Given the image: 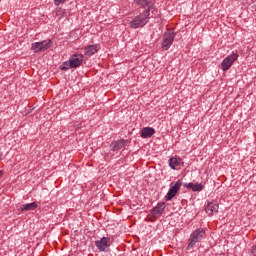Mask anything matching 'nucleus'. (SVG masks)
Segmentation results:
<instances>
[{
    "mask_svg": "<svg viewBox=\"0 0 256 256\" xmlns=\"http://www.w3.org/2000/svg\"><path fill=\"white\" fill-rule=\"evenodd\" d=\"M205 237H207L205 228H197L194 230L188 239V245L186 247L187 251H191V249H193L197 243H201Z\"/></svg>",
    "mask_w": 256,
    "mask_h": 256,
    "instance_id": "1",
    "label": "nucleus"
},
{
    "mask_svg": "<svg viewBox=\"0 0 256 256\" xmlns=\"http://www.w3.org/2000/svg\"><path fill=\"white\" fill-rule=\"evenodd\" d=\"M169 167L172 168L174 171L177 169H181L183 165V159L179 157H171L168 161Z\"/></svg>",
    "mask_w": 256,
    "mask_h": 256,
    "instance_id": "12",
    "label": "nucleus"
},
{
    "mask_svg": "<svg viewBox=\"0 0 256 256\" xmlns=\"http://www.w3.org/2000/svg\"><path fill=\"white\" fill-rule=\"evenodd\" d=\"M111 238L102 237L100 240L95 241V245L97 249L103 253H107L109 251V247H111Z\"/></svg>",
    "mask_w": 256,
    "mask_h": 256,
    "instance_id": "5",
    "label": "nucleus"
},
{
    "mask_svg": "<svg viewBox=\"0 0 256 256\" xmlns=\"http://www.w3.org/2000/svg\"><path fill=\"white\" fill-rule=\"evenodd\" d=\"M173 41H175L174 32L165 33L162 40V49L164 51H169V49H171V45H173Z\"/></svg>",
    "mask_w": 256,
    "mask_h": 256,
    "instance_id": "6",
    "label": "nucleus"
},
{
    "mask_svg": "<svg viewBox=\"0 0 256 256\" xmlns=\"http://www.w3.org/2000/svg\"><path fill=\"white\" fill-rule=\"evenodd\" d=\"M183 187H186V189H191L194 192H201L202 189H204L203 183H184Z\"/></svg>",
    "mask_w": 256,
    "mask_h": 256,
    "instance_id": "15",
    "label": "nucleus"
},
{
    "mask_svg": "<svg viewBox=\"0 0 256 256\" xmlns=\"http://www.w3.org/2000/svg\"><path fill=\"white\" fill-rule=\"evenodd\" d=\"M205 209H206V213H208V215L211 216L214 213L219 212V204L217 202H208Z\"/></svg>",
    "mask_w": 256,
    "mask_h": 256,
    "instance_id": "14",
    "label": "nucleus"
},
{
    "mask_svg": "<svg viewBox=\"0 0 256 256\" xmlns=\"http://www.w3.org/2000/svg\"><path fill=\"white\" fill-rule=\"evenodd\" d=\"M60 69L61 71H69V69H73V67H71L70 60L63 62L60 66Z\"/></svg>",
    "mask_w": 256,
    "mask_h": 256,
    "instance_id": "18",
    "label": "nucleus"
},
{
    "mask_svg": "<svg viewBox=\"0 0 256 256\" xmlns=\"http://www.w3.org/2000/svg\"><path fill=\"white\" fill-rule=\"evenodd\" d=\"M154 133H155V128L144 127L140 132V137H142V139H149L153 137Z\"/></svg>",
    "mask_w": 256,
    "mask_h": 256,
    "instance_id": "13",
    "label": "nucleus"
},
{
    "mask_svg": "<svg viewBox=\"0 0 256 256\" xmlns=\"http://www.w3.org/2000/svg\"><path fill=\"white\" fill-rule=\"evenodd\" d=\"M180 189H181V181L178 180L177 182H175V184L171 183L170 189L165 196V201H171L173 197H175V195L179 193Z\"/></svg>",
    "mask_w": 256,
    "mask_h": 256,
    "instance_id": "7",
    "label": "nucleus"
},
{
    "mask_svg": "<svg viewBox=\"0 0 256 256\" xmlns=\"http://www.w3.org/2000/svg\"><path fill=\"white\" fill-rule=\"evenodd\" d=\"M239 59V54L232 52L221 63L222 71H229L233 67V63Z\"/></svg>",
    "mask_w": 256,
    "mask_h": 256,
    "instance_id": "4",
    "label": "nucleus"
},
{
    "mask_svg": "<svg viewBox=\"0 0 256 256\" xmlns=\"http://www.w3.org/2000/svg\"><path fill=\"white\" fill-rule=\"evenodd\" d=\"M67 0H54V5H56V7H59V5H62V3H66Z\"/></svg>",
    "mask_w": 256,
    "mask_h": 256,
    "instance_id": "19",
    "label": "nucleus"
},
{
    "mask_svg": "<svg viewBox=\"0 0 256 256\" xmlns=\"http://www.w3.org/2000/svg\"><path fill=\"white\" fill-rule=\"evenodd\" d=\"M51 39L43 40L41 42H34L31 45V50L34 53H41V51H47V49H51Z\"/></svg>",
    "mask_w": 256,
    "mask_h": 256,
    "instance_id": "3",
    "label": "nucleus"
},
{
    "mask_svg": "<svg viewBox=\"0 0 256 256\" xmlns=\"http://www.w3.org/2000/svg\"><path fill=\"white\" fill-rule=\"evenodd\" d=\"M100 49L101 46H99L98 44L88 45L84 48V55H86V57H93V55H95V53H98Z\"/></svg>",
    "mask_w": 256,
    "mask_h": 256,
    "instance_id": "11",
    "label": "nucleus"
},
{
    "mask_svg": "<svg viewBox=\"0 0 256 256\" xmlns=\"http://www.w3.org/2000/svg\"><path fill=\"white\" fill-rule=\"evenodd\" d=\"M38 205L37 202L27 203L20 205L19 211H35Z\"/></svg>",
    "mask_w": 256,
    "mask_h": 256,
    "instance_id": "17",
    "label": "nucleus"
},
{
    "mask_svg": "<svg viewBox=\"0 0 256 256\" xmlns=\"http://www.w3.org/2000/svg\"><path fill=\"white\" fill-rule=\"evenodd\" d=\"M134 2L144 9L143 11H148V13H151V9H153L155 5L152 0H134Z\"/></svg>",
    "mask_w": 256,
    "mask_h": 256,
    "instance_id": "10",
    "label": "nucleus"
},
{
    "mask_svg": "<svg viewBox=\"0 0 256 256\" xmlns=\"http://www.w3.org/2000/svg\"><path fill=\"white\" fill-rule=\"evenodd\" d=\"M129 144V140L120 139V140H114L110 144V150L112 151H121L123 147H127Z\"/></svg>",
    "mask_w": 256,
    "mask_h": 256,
    "instance_id": "9",
    "label": "nucleus"
},
{
    "mask_svg": "<svg viewBox=\"0 0 256 256\" xmlns=\"http://www.w3.org/2000/svg\"><path fill=\"white\" fill-rule=\"evenodd\" d=\"M252 255L256 256V246H253L252 248Z\"/></svg>",
    "mask_w": 256,
    "mask_h": 256,
    "instance_id": "20",
    "label": "nucleus"
},
{
    "mask_svg": "<svg viewBox=\"0 0 256 256\" xmlns=\"http://www.w3.org/2000/svg\"><path fill=\"white\" fill-rule=\"evenodd\" d=\"M1 177H3V171L2 170H0V179H1Z\"/></svg>",
    "mask_w": 256,
    "mask_h": 256,
    "instance_id": "21",
    "label": "nucleus"
},
{
    "mask_svg": "<svg viewBox=\"0 0 256 256\" xmlns=\"http://www.w3.org/2000/svg\"><path fill=\"white\" fill-rule=\"evenodd\" d=\"M149 19H151V13L149 11H142L131 20L130 27L131 29H141L149 23Z\"/></svg>",
    "mask_w": 256,
    "mask_h": 256,
    "instance_id": "2",
    "label": "nucleus"
},
{
    "mask_svg": "<svg viewBox=\"0 0 256 256\" xmlns=\"http://www.w3.org/2000/svg\"><path fill=\"white\" fill-rule=\"evenodd\" d=\"M163 211H165V202H160L151 210V215H153V217L163 215Z\"/></svg>",
    "mask_w": 256,
    "mask_h": 256,
    "instance_id": "16",
    "label": "nucleus"
},
{
    "mask_svg": "<svg viewBox=\"0 0 256 256\" xmlns=\"http://www.w3.org/2000/svg\"><path fill=\"white\" fill-rule=\"evenodd\" d=\"M83 59V54H73L69 59L72 69H77V67H81V65H83Z\"/></svg>",
    "mask_w": 256,
    "mask_h": 256,
    "instance_id": "8",
    "label": "nucleus"
}]
</instances>
